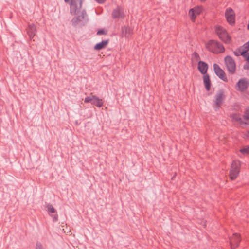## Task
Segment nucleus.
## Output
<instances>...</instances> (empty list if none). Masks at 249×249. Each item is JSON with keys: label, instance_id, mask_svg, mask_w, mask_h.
<instances>
[{"label": "nucleus", "instance_id": "nucleus-1", "mask_svg": "<svg viewBox=\"0 0 249 249\" xmlns=\"http://www.w3.org/2000/svg\"><path fill=\"white\" fill-rule=\"evenodd\" d=\"M206 48L210 52L214 53H223L225 48L220 42L214 40H210L206 44Z\"/></svg>", "mask_w": 249, "mask_h": 249}, {"label": "nucleus", "instance_id": "nucleus-2", "mask_svg": "<svg viewBox=\"0 0 249 249\" xmlns=\"http://www.w3.org/2000/svg\"><path fill=\"white\" fill-rule=\"evenodd\" d=\"M214 28L216 35L223 42L226 44L231 43V37L225 28L220 25H215Z\"/></svg>", "mask_w": 249, "mask_h": 249}, {"label": "nucleus", "instance_id": "nucleus-3", "mask_svg": "<svg viewBox=\"0 0 249 249\" xmlns=\"http://www.w3.org/2000/svg\"><path fill=\"white\" fill-rule=\"evenodd\" d=\"M226 98L224 91L223 89L218 90L214 96V100L213 101V107L217 111L221 107Z\"/></svg>", "mask_w": 249, "mask_h": 249}, {"label": "nucleus", "instance_id": "nucleus-4", "mask_svg": "<svg viewBox=\"0 0 249 249\" xmlns=\"http://www.w3.org/2000/svg\"><path fill=\"white\" fill-rule=\"evenodd\" d=\"M241 164L239 160L233 161L230 171V178L231 180H234L238 176L240 171Z\"/></svg>", "mask_w": 249, "mask_h": 249}, {"label": "nucleus", "instance_id": "nucleus-5", "mask_svg": "<svg viewBox=\"0 0 249 249\" xmlns=\"http://www.w3.org/2000/svg\"><path fill=\"white\" fill-rule=\"evenodd\" d=\"M83 0H64L65 2L70 4V13L74 15L82 7Z\"/></svg>", "mask_w": 249, "mask_h": 249}, {"label": "nucleus", "instance_id": "nucleus-6", "mask_svg": "<svg viewBox=\"0 0 249 249\" xmlns=\"http://www.w3.org/2000/svg\"><path fill=\"white\" fill-rule=\"evenodd\" d=\"M225 17L227 22L231 26L235 23V13L231 7H228L225 12Z\"/></svg>", "mask_w": 249, "mask_h": 249}, {"label": "nucleus", "instance_id": "nucleus-7", "mask_svg": "<svg viewBox=\"0 0 249 249\" xmlns=\"http://www.w3.org/2000/svg\"><path fill=\"white\" fill-rule=\"evenodd\" d=\"M84 102L86 103H90L91 105L95 106L98 107H103L104 104L102 99L93 95L86 97L84 100Z\"/></svg>", "mask_w": 249, "mask_h": 249}, {"label": "nucleus", "instance_id": "nucleus-8", "mask_svg": "<svg viewBox=\"0 0 249 249\" xmlns=\"http://www.w3.org/2000/svg\"><path fill=\"white\" fill-rule=\"evenodd\" d=\"M225 62L229 72L231 74L234 73L236 64L233 59L230 56H227L225 58Z\"/></svg>", "mask_w": 249, "mask_h": 249}, {"label": "nucleus", "instance_id": "nucleus-9", "mask_svg": "<svg viewBox=\"0 0 249 249\" xmlns=\"http://www.w3.org/2000/svg\"><path fill=\"white\" fill-rule=\"evenodd\" d=\"M78 14L76 17H74L71 20L72 25L74 26H76L80 22L85 20L87 17V14L85 10H83L80 13Z\"/></svg>", "mask_w": 249, "mask_h": 249}, {"label": "nucleus", "instance_id": "nucleus-10", "mask_svg": "<svg viewBox=\"0 0 249 249\" xmlns=\"http://www.w3.org/2000/svg\"><path fill=\"white\" fill-rule=\"evenodd\" d=\"M249 82L247 78L240 79L236 84V89L241 92L244 91L249 87Z\"/></svg>", "mask_w": 249, "mask_h": 249}, {"label": "nucleus", "instance_id": "nucleus-11", "mask_svg": "<svg viewBox=\"0 0 249 249\" xmlns=\"http://www.w3.org/2000/svg\"><path fill=\"white\" fill-rule=\"evenodd\" d=\"M213 70L216 75L221 80L227 82L228 81L227 78L226 76L225 73L224 71L219 67V66L215 63L213 64Z\"/></svg>", "mask_w": 249, "mask_h": 249}, {"label": "nucleus", "instance_id": "nucleus-12", "mask_svg": "<svg viewBox=\"0 0 249 249\" xmlns=\"http://www.w3.org/2000/svg\"><path fill=\"white\" fill-rule=\"evenodd\" d=\"M112 17L113 19L121 18L124 17L123 9L120 6H117L112 13Z\"/></svg>", "mask_w": 249, "mask_h": 249}, {"label": "nucleus", "instance_id": "nucleus-13", "mask_svg": "<svg viewBox=\"0 0 249 249\" xmlns=\"http://www.w3.org/2000/svg\"><path fill=\"white\" fill-rule=\"evenodd\" d=\"M230 245H233L235 247H238L241 241L240 235L238 233H235L230 238Z\"/></svg>", "mask_w": 249, "mask_h": 249}, {"label": "nucleus", "instance_id": "nucleus-14", "mask_svg": "<svg viewBox=\"0 0 249 249\" xmlns=\"http://www.w3.org/2000/svg\"><path fill=\"white\" fill-rule=\"evenodd\" d=\"M36 32V27L34 24H30L28 25L27 28V33L30 39L34 38Z\"/></svg>", "mask_w": 249, "mask_h": 249}, {"label": "nucleus", "instance_id": "nucleus-15", "mask_svg": "<svg viewBox=\"0 0 249 249\" xmlns=\"http://www.w3.org/2000/svg\"><path fill=\"white\" fill-rule=\"evenodd\" d=\"M208 69V66L206 63L201 61H199L198 64V69L202 74L205 75L206 74Z\"/></svg>", "mask_w": 249, "mask_h": 249}, {"label": "nucleus", "instance_id": "nucleus-16", "mask_svg": "<svg viewBox=\"0 0 249 249\" xmlns=\"http://www.w3.org/2000/svg\"><path fill=\"white\" fill-rule=\"evenodd\" d=\"M108 42H109V39L103 40L101 42H99V43L96 44L94 46V49L95 50H102L106 47V46L108 44Z\"/></svg>", "mask_w": 249, "mask_h": 249}, {"label": "nucleus", "instance_id": "nucleus-17", "mask_svg": "<svg viewBox=\"0 0 249 249\" xmlns=\"http://www.w3.org/2000/svg\"><path fill=\"white\" fill-rule=\"evenodd\" d=\"M122 34L126 37H129L133 33L132 29L129 27L124 26L122 29Z\"/></svg>", "mask_w": 249, "mask_h": 249}, {"label": "nucleus", "instance_id": "nucleus-18", "mask_svg": "<svg viewBox=\"0 0 249 249\" xmlns=\"http://www.w3.org/2000/svg\"><path fill=\"white\" fill-rule=\"evenodd\" d=\"M203 82L205 85L206 89L209 91L211 88V83L210 77L208 74H206L203 76Z\"/></svg>", "mask_w": 249, "mask_h": 249}, {"label": "nucleus", "instance_id": "nucleus-19", "mask_svg": "<svg viewBox=\"0 0 249 249\" xmlns=\"http://www.w3.org/2000/svg\"><path fill=\"white\" fill-rule=\"evenodd\" d=\"M232 119L236 121H238L240 124H244L245 121L243 120L242 119L239 114L237 113H234L231 115Z\"/></svg>", "mask_w": 249, "mask_h": 249}, {"label": "nucleus", "instance_id": "nucleus-20", "mask_svg": "<svg viewBox=\"0 0 249 249\" xmlns=\"http://www.w3.org/2000/svg\"><path fill=\"white\" fill-rule=\"evenodd\" d=\"M243 120L245 121L244 124H249V108H247L243 115Z\"/></svg>", "mask_w": 249, "mask_h": 249}, {"label": "nucleus", "instance_id": "nucleus-21", "mask_svg": "<svg viewBox=\"0 0 249 249\" xmlns=\"http://www.w3.org/2000/svg\"><path fill=\"white\" fill-rule=\"evenodd\" d=\"M242 50V53L244 54L249 50V41L245 43L242 47L240 48Z\"/></svg>", "mask_w": 249, "mask_h": 249}, {"label": "nucleus", "instance_id": "nucleus-22", "mask_svg": "<svg viewBox=\"0 0 249 249\" xmlns=\"http://www.w3.org/2000/svg\"><path fill=\"white\" fill-rule=\"evenodd\" d=\"M189 15L190 17L191 20L194 21L196 17V15L195 13V10L194 9H191L189 11Z\"/></svg>", "mask_w": 249, "mask_h": 249}, {"label": "nucleus", "instance_id": "nucleus-23", "mask_svg": "<svg viewBox=\"0 0 249 249\" xmlns=\"http://www.w3.org/2000/svg\"><path fill=\"white\" fill-rule=\"evenodd\" d=\"M240 151L244 155L249 154V146L243 147L240 150Z\"/></svg>", "mask_w": 249, "mask_h": 249}, {"label": "nucleus", "instance_id": "nucleus-24", "mask_svg": "<svg viewBox=\"0 0 249 249\" xmlns=\"http://www.w3.org/2000/svg\"><path fill=\"white\" fill-rule=\"evenodd\" d=\"M48 211L51 213H54L56 212L55 209L53 208V205L50 204H48L47 205Z\"/></svg>", "mask_w": 249, "mask_h": 249}, {"label": "nucleus", "instance_id": "nucleus-25", "mask_svg": "<svg viewBox=\"0 0 249 249\" xmlns=\"http://www.w3.org/2000/svg\"><path fill=\"white\" fill-rule=\"evenodd\" d=\"M234 54L236 56L242 55V50L239 48L233 52Z\"/></svg>", "mask_w": 249, "mask_h": 249}, {"label": "nucleus", "instance_id": "nucleus-26", "mask_svg": "<svg viewBox=\"0 0 249 249\" xmlns=\"http://www.w3.org/2000/svg\"><path fill=\"white\" fill-rule=\"evenodd\" d=\"M242 56L245 59L247 62L249 64V53L248 52L245 53L243 54L242 53Z\"/></svg>", "mask_w": 249, "mask_h": 249}, {"label": "nucleus", "instance_id": "nucleus-27", "mask_svg": "<svg viewBox=\"0 0 249 249\" xmlns=\"http://www.w3.org/2000/svg\"><path fill=\"white\" fill-rule=\"evenodd\" d=\"M107 34V31L104 29L99 30L97 33V35H106Z\"/></svg>", "mask_w": 249, "mask_h": 249}, {"label": "nucleus", "instance_id": "nucleus-28", "mask_svg": "<svg viewBox=\"0 0 249 249\" xmlns=\"http://www.w3.org/2000/svg\"><path fill=\"white\" fill-rule=\"evenodd\" d=\"M193 57L195 59L196 61H198L200 59V56L196 52H194L193 53Z\"/></svg>", "mask_w": 249, "mask_h": 249}, {"label": "nucleus", "instance_id": "nucleus-29", "mask_svg": "<svg viewBox=\"0 0 249 249\" xmlns=\"http://www.w3.org/2000/svg\"><path fill=\"white\" fill-rule=\"evenodd\" d=\"M36 249H45L40 242H37L36 245Z\"/></svg>", "mask_w": 249, "mask_h": 249}, {"label": "nucleus", "instance_id": "nucleus-30", "mask_svg": "<svg viewBox=\"0 0 249 249\" xmlns=\"http://www.w3.org/2000/svg\"><path fill=\"white\" fill-rule=\"evenodd\" d=\"M195 10V13L196 15H199L201 12V10L199 7H195L194 8Z\"/></svg>", "mask_w": 249, "mask_h": 249}, {"label": "nucleus", "instance_id": "nucleus-31", "mask_svg": "<svg viewBox=\"0 0 249 249\" xmlns=\"http://www.w3.org/2000/svg\"><path fill=\"white\" fill-rule=\"evenodd\" d=\"M244 137L247 139L249 138V130H248L244 134Z\"/></svg>", "mask_w": 249, "mask_h": 249}, {"label": "nucleus", "instance_id": "nucleus-32", "mask_svg": "<svg viewBox=\"0 0 249 249\" xmlns=\"http://www.w3.org/2000/svg\"><path fill=\"white\" fill-rule=\"evenodd\" d=\"M58 214L54 215V216H53V221H57L58 220Z\"/></svg>", "mask_w": 249, "mask_h": 249}, {"label": "nucleus", "instance_id": "nucleus-33", "mask_svg": "<svg viewBox=\"0 0 249 249\" xmlns=\"http://www.w3.org/2000/svg\"><path fill=\"white\" fill-rule=\"evenodd\" d=\"M243 68L245 70H249V64L248 63V64H245L244 65Z\"/></svg>", "mask_w": 249, "mask_h": 249}, {"label": "nucleus", "instance_id": "nucleus-34", "mask_svg": "<svg viewBox=\"0 0 249 249\" xmlns=\"http://www.w3.org/2000/svg\"><path fill=\"white\" fill-rule=\"evenodd\" d=\"M95 0L98 3H101V4L104 3L106 1V0Z\"/></svg>", "mask_w": 249, "mask_h": 249}, {"label": "nucleus", "instance_id": "nucleus-35", "mask_svg": "<svg viewBox=\"0 0 249 249\" xmlns=\"http://www.w3.org/2000/svg\"><path fill=\"white\" fill-rule=\"evenodd\" d=\"M231 249H235L236 247H235V246L233 245H230Z\"/></svg>", "mask_w": 249, "mask_h": 249}, {"label": "nucleus", "instance_id": "nucleus-36", "mask_svg": "<svg viewBox=\"0 0 249 249\" xmlns=\"http://www.w3.org/2000/svg\"><path fill=\"white\" fill-rule=\"evenodd\" d=\"M201 2H204L206 0H200Z\"/></svg>", "mask_w": 249, "mask_h": 249}, {"label": "nucleus", "instance_id": "nucleus-37", "mask_svg": "<svg viewBox=\"0 0 249 249\" xmlns=\"http://www.w3.org/2000/svg\"><path fill=\"white\" fill-rule=\"evenodd\" d=\"M204 226H206V223H205L204 224Z\"/></svg>", "mask_w": 249, "mask_h": 249}]
</instances>
